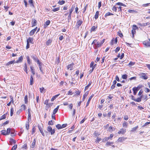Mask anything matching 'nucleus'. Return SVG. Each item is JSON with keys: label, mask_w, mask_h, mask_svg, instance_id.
Returning a JSON list of instances; mask_svg holds the SVG:
<instances>
[{"label": "nucleus", "mask_w": 150, "mask_h": 150, "mask_svg": "<svg viewBox=\"0 0 150 150\" xmlns=\"http://www.w3.org/2000/svg\"><path fill=\"white\" fill-rule=\"evenodd\" d=\"M47 130L49 132L51 133V135L54 134L55 132L54 129H52L50 126H48L47 127Z\"/></svg>", "instance_id": "nucleus-1"}, {"label": "nucleus", "mask_w": 150, "mask_h": 150, "mask_svg": "<svg viewBox=\"0 0 150 150\" xmlns=\"http://www.w3.org/2000/svg\"><path fill=\"white\" fill-rule=\"evenodd\" d=\"M83 23V21L81 20H79L77 21L75 25L76 28L79 29L80 26H81Z\"/></svg>", "instance_id": "nucleus-2"}, {"label": "nucleus", "mask_w": 150, "mask_h": 150, "mask_svg": "<svg viewBox=\"0 0 150 150\" xmlns=\"http://www.w3.org/2000/svg\"><path fill=\"white\" fill-rule=\"evenodd\" d=\"M143 44L146 47H150V39H149V40H146L143 42Z\"/></svg>", "instance_id": "nucleus-3"}, {"label": "nucleus", "mask_w": 150, "mask_h": 150, "mask_svg": "<svg viewBox=\"0 0 150 150\" xmlns=\"http://www.w3.org/2000/svg\"><path fill=\"white\" fill-rule=\"evenodd\" d=\"M37 64L39 65V67L40 69V70L41 72L42 73H43V71L42 69V65H43V64L41 62H37Z\"/></svg>", "instance_id": "nucleus-4"}, {"label": "nucleus", "mask_w": 150, "mask_h": 150, "mask_svg": "<svg viewBox=\"0 0 150 150\" xmlns=\"http://www.w3.org/2000/svg\"><path fill=\"white\" fill-rule=\"evenodd\" d=\"M31 57L34 60L35 62H36L37 63V62H38V61H40L38 59L37 56L35 55L31 56Z\"/></svg>", "instance_id": "nucleus-5"}, {"label": "nucleus", "mask_w": 150, "mask_h": 150, "mask_svg": "<svg viewBox=\"0 0 150 150\" xmlns=\"http://www.w3.org/2000/svg\"><path fill=\"white\" fill-rule=\"evenodd\" d=\"M74 65V64L73 62L68 65L67 67V69H70L71 70H72L73 69V67Z\"/></svg>", "instance_id": "nucleus-6"}, {"label": "nucleus", "mask_w": 150, "mask_h": 150, "mask_svg": "<svg viewBox=\"0 0 150 150\" xmlns=\"http://www.w3.org/2000/svg\"><path fill=\"white\" fill-rule=\"evenodd\" d=\"M126 130L125 129L121 128L120 130L118 132V134H124L126 132Z\"/></svg>", "instance_id": "nucleus-7"}, {"label": "nucleus", "mask_w": 150, "mask_h": 150, "mask_svg": "<svg viewBox=\"0 0 150 150\" xmlns=\"http://www.w3.org/2000/svg\"><path fill=\"white\" fill-rule=\"evenodd\" d=\"M75 6L76 5L75 4H74L72 5L71 8L69 10V13L72 14V13L75 8Z\"/></svg>", "instance_id": "nucleus-8"}, {"label": "nucleus", "mask_w": 150, "mask_h": 150, "mask_svg": "<svg viewBox=\"0 0 150 150\" xmlns=\"http://www.w3.org/2000/svg\"><path fill=\"white\" fill-rule=\"evenodd\" d=\"M93 96H94V95L93 94H92L91 95V96L88 99V101H87V103H86V107H87L88 105L90 100H91V98H92Z\"/></svg>", "instance_id": "nucleus-9"}, {"label": "nucleus", "mask_w": 150, "mask_h": 150, "mask_svg": "<svg viewBox=\"0 0 150 150\" xmlns=\"http://www.w3.org/2000/svg\"><path fill=\"white\" fill-rule=\"evenodd\" d=\"M33 38H32L29 37L27 40V42H28L29 43L33 44Z\"/></svg>", "instance_id": "nucleus-10"}, {"label": "nucleus", "mask_w": 150, "mask_h": 150, "mask_svg": "<svg viewBox=\"0 0 150 150\" xmlns=\"http://www.w3.org/2000/svg\"><path fill=\"white\" fill-rule=\"evenodd\" d=\"M126 138H125L123 137H119L117 141L118 142H122L124 141L125 139Z\"/></svg>", "instance_id": "nucleus-11"}, {"label": "nucleus", "mask_w": 150, "mask_h": 150, "mask_svg": "<svg viewBox=\"0 0 150 150\" xmlns=\"http://www.w3.org/2000/svg\"><path fill=\"white\" fill-rule=\"evenodd\" d=\"M37 23V21L35 19H33L32 20L31 22V24L32 25V26L33 27L36 25Z\"/></svg>", "instance_id": "nucleus-12"}, {"label": "nucleus", "mask_w": 150, "mask_h": 150, "mask_svg": "<svg viewBox=\"0 0 150 150\" xmlns=\"http://www.w3.org/2000/svg\"><path fill=\"white\" fill-rule=\"evenodd\" d=\"M23 60V57L22 56H20L18 58V60L16 62L17 63H19L22 62Z\"/></svg>", "instance_id": "nucleus-13"}, {"label": "nucleus", "mask_w": 150, "mask_h": 150, "mask_svg": "<svg viewBox=\"0 0 150 150\" xmlns=\"http://www.w3.org/2000/svg\"><path fill=\"white\" fill-rule=\"evenodd\" d=\"M142 96L141 97L138 98L137 99H134V100L137 102H141L142 100Z\"/></svg>", "instance_id": "nucleus-14"}, {"label": "nucleus", "mask_w": 150, "mask_h": 150, "mask_svg": "<svg viewBox=\"0 0 150 150\" xmlns=\"http://www.w3.org/2000/svg\"><path fill=\"white\" fill-rule=\"evenodd\" d=\"M28 2L31 6L34 7V5L33 0H28Z\"/></svg>", "instance_id": "nucleus-15"}, {"label": "nucleus", "mask_w": 150, "mask_h": 150, "mask_svg": "<svg viewBox=\"0 0 150 150\" xmlns=\"http://www.w3.org/2000/svg\"><path fill=\"white\" fill-rule=\"evenodd\" d=\"M88 94V91L86 92L83 96V101H84V100L86 98Z\"/></svg>", "instance_id": "nucleus-16"}, {"label": "nucleus", "mask_w": 150, "mask_h": 150, "mask_svg": "<svg viewBox=\"0 0 150 150\" xmlns=\"http://www.w3.org/2000/svg\"><path fill=\"white\" fill-rule=\"evenodd\" d=\"M33 76L32 75H31L30 81V85H33Z\"/></svg>", "instance_id": "nucleus-17"}, {"label": "nucleus", "mask_w": 150, "mask_h": 150, "mask_svg": "<svg viewBox=\"0 0 150 150\" xmlns=\"http://www.w3.org/2000/svg\"><path fill=\"white\" fill-rule=\"evenodd\" d=\"M128 125L127 123L125 121L123 122L122 124V126L124 127L127 128Z\"/></svg>", "instance_id": "nucleus-18"}, {"label": "nucleus", "mask_w": 150, "mask_h": 150, "mask_svg": "<svg viewBox=\"0 0 150 150\" xmlns=\"http://www.w3.org/2000/svg\"><path fill=\"white\" fill-rule=\"evenodd\" d=\"M30 69H31V72L33 74V75H34L35 74V72L34 71V69H33V67L32 66H30Z\"/></svg>", "instance_id": "nucleus-19"}, {"label": "nucleus", "mask_w": 150, "mask_h": 150, "mask_svg": "<svg viewBox=\"0 0 150 150\" xmlns=\"http://www.w3.org/2000/svg\"><path fill=\"white\" fill-rule=\"evenodd\" d=\"M59 108V106H58L55 109H54L53 111V114H55L57 112Z\"/></svg>", "instance_id": "nucleus-20"}, {"label": "nucleus", "mask_w": 150, "mask_h": 150, "mask_svg": "<svg viewBox=\"0 0 150 150\" xmlns=\"http://www.w3.org/2000/svg\"><path fill=\"white\" fill-rule=\"evenodd\" d=\"M15 61L13 60L9 62L6 64V66H9L10 65L13 64L14 62H15Z\"/></svg>", "instance_id": "nucleus-21"}, {"label": "nucleus", "mask_w": 150, "mask_h": 150, "mask_svg": "<svg viewBox=\"0 0 150 150\" xmlns=\"http://www.w3.org/2000/svg\"><path fill=\"white\" fill-rule=\"evenodd\" d=\"M108 130L110 132H112L115 130V129L112 126H110Z\"/></svg>", "instance_id": "nucleus-22"}, {"label": "nucleus", "mask_w": 150, "mask_h": 150, "mask_svg": "<svg viewBox=\"0 0 150 150\" xmlns=\"http://www.w3.org/2000/svg\"><path fill=\"white\" fill-rule=\"evenodd\" d=\"M138 128V126H137L132 129L131 130V132H135L137 129Z\"/></svg>", "instance_id": "nucleus-23"}, {"label": "nucleus", "mask_w": 150, "mask_h": 150, "mask_svg": "<svg viewBox=\"0 0 150 150\" xmlns=\"http://www.w3.org/2000/svg\"><path fill=\"white\" fill-rule=\"evenodd\" d=\"M99 12L98 11H97L96 12L95 15L94 16V18L95 19H97L98 17V15H99Z\"/></svg>", "instance_id": "nucleus-24"}, {"label": "nucleus", "mask_w": 150, "mask_h": 150, "mask_svg": "<svg viewBox=\"0 0 150 150\" xmlns=\"http://www.w3.org/2000/svg\"><path fill=\"white\" fill-rule=\"evenodd\" d=\"M133 91V94L134 95H135L138 91V90L137 89V88H133L132 89Z\"/></svg>", "instance_id": "nucleus-25"}, {"label": "nucleus", "mask_w": 150, "mask_h": 150, "mask_svg": "<svg viewBox=\"0 0 150 150\" xmlns=\"http://www.w3.org/2000/svg\"><path fill=\"white\" fill-rule=\"evenodd\" d=\"M10 142L11 143V145H12V143L15 144L16 142V141L14 139H10Z\"/></svg>", "instance_id": "nucleus-26"}, {"label": "nucleus", "mask_w": 150, "mask_h": 150, "mask_svg": "<svg viewBox=\"0 0 150 150\" xmlns=\"http://www.w3.org/2000/svg\"><path fill=\"white\" fill-rule=\"evenodd\" d=\"M35 29H33L29 33L30 35L32 36L35 33Z\"/></svg>", "instance_id": "nucleus-27"}, {"label": "nucleus", "mask_w": 150, "mask_h": 150, "mask_svg": "<svg viewBox=\"0 0 150 150\" xmlns=\"http://www.w3.org/2000/svg\"><path fill=\"white\" fill-rule=\"evenodd\" d=\"M6 114H4L2 116H1L0 118V120L3 119H4L6 117Z\"/></svg>", "instance_id": "nucleus-28"}, {"label": "nucleus", "mask_w": 150, "mask_h": 150, "mask_svg": "<svg viewBox=\"0 0 150 150\" xmlns=\"http://www.w3.org/2000/svg\"><path fill=\"white\" fill-rule=\"evenodd\" d=\"M24 70L26 72V74H28V68L26 63H25V64Z\"/></svg>", "instance_id": "nucleus-29"}, {"label": "nucleus", "mask_w": 150, "mask_h": 150, "mask_svg": "<svg viewBox=\"0 0 150 150\" xmlns=\"http://www.w3.org/2000/svg\"><path fill=\"white\" fill-rule=\"evenodd\" d=\"M94 62L92 61L91 62L90 64V67L92 69L93 68V69H94L95 68V67L94 66Z\"/></svg>", "instance_id": "nucleus-30"}, {"label": "nucleus", "mask_w": 150, "mask_h": 150, "mask_svg": "<svg viewBox=\"0 0 150 150\" xmlns=\"http://www.w3.org/2000/svg\"><path fill=\"white\" fill-rule=\"evenodd\" d=\"M24 101L25 103V104H27L28 102V96L27 95H26L24 97Z\"/></svg>", "instance_id": "nucleus-31"}, {"label": "nucleus", "mask_w": 150, "mask_h": 150, "mask_svg": "<svg viewBox=\"0 0 150 150\" xmlns=\"http://www.w3.org/2000/svg\"><path fill=\"white\" fill-rule=\"evenodd\" d=\"M52 42V40L50 39L48 40L46 42V45H49L51 44Z\"/></svg>", "instance_id": "nucleus-32"}, {"label": "nucleus", "mask_w": 150, "mask_h": 150, "mask_svg": "<svg viewBox=\"0 0 150 150\" xmlns=\"http://www.w3.org/2000/svg\"><path fill=\"white\" fill-rule=\"evenodd\" d=\"M10 134H11V135L12 136H14L15 135V131L13 130H11V131L10 132Z\"/></svg>", "instance_id": "nucleus-33"}, {"label": "nucleus", "mask_w": 150, "mask_h": 150, "mask_svg": "<svg viewBox=\"0 0 150 150\" xmlns=\"http://www.w3.org/2000/svg\"><path fill=\"white\" fill-rule=\"evenodd\" d=\"M26 108V106L24 105H22L21 107V110H24Z\"/></svg>", "instance_id": "nucleus-34"}, {"label": "nucleus", "mask_w": 150, "mask_h": 150, "mask_svg": "<svg viewBox=\"0 0 150 150\" xmlns=\"http://www.w3.org/2000/svg\"><path fill=\"white\" fill-rule=\"evenodd\" d=\"M29 122H27L25 124V127L27 130H28L29 128Z\"/></svg>", "instance_id": "nucleus-35"}, {"label": "nucleus", "mask_w": 150, "mask_h": 150, "mask_svg": "<svg viewBox=\"0 0 150 150\" xmlns=\"http://www.w3.org/2000/svg\"><path fill=\"white\" fill-rule=\"evenodd\" d=\"M1 134L4 135H6L7 134H6V132L5 130H3L1 131Z\"/></svg>", "instance_id": "nucleus-36"}, {"label": "nucleus", "mask_w": 150, "mask_h": 150, "mask_svg": "<svg viewBox=\"0 0 150 150\" xmlns=\"http://www.w3.org/2000/svg\"><path fill=\"white\" fill-rule=\"evenodd\" d=\"M132 28L136 30H138V27L136 25H133L132 26Z\"/></svg>", "instance_id": "nucleus-37"}, {"label": "nucleus", "mask_w": 150, "mask_h": 150, "mask_svg": "<svg viewBox=\"0 0 150 150\" xmlns=\"http://www.w3.org/2000/svg\"><path fill=\"white\" fill-rule=\"evenodd\" d=\"M65 3V1H64L62 0V1H59L58 2V3L60 5H62L64 4Z\"/></svg>", "instance_id": "nucleus-38"}, {"label": "nucleus", "mask_w": 150, "mask_h": 150, "mask_svg": "<svg viewBox=\"0 0 150 150\" xmlns=\"http://www.w3.org/2000/svg\"><path fill=\"white\" fill-rule=\"evenodd\" d=\"M26 57L27 59V62L29 64H30V58L29 56H27V57Z\"/></svg>", "instance_id": "nucleus-39"}, {"label": "nucleus", "mask_w": 150, "mask_h": 150, "mask_svg": "<svg viewBox=\"0 0 150 150\" xmlns=\"http://www.w3.org/2000/svg\"><path fill=\"white\" fill-rule=\"evenodd\" d=\"M71 13H69V14L68 17L67 19L68 20V22L70 21V20L71 19Z\"/></svg>", "instance_id": "nucleus-40"}, {"label": "nucleus", "mask_w": 150, "mask_h": 150, "mask_svg": "<svg viewBox=\"0 0 150 150\" xmlns=\"http://www.w3.org/2000/svg\"><path fill=\"white\" fill-rule=\"evenodd\" d=\"M113 15V14L111 13L110 12H108V13H106L105 14V17H106L107 16H110V15Z\"/></svg>", "instance_id": "nucleus-41"}, {"label": "nucleus", "mask_w": 150, "mask_h": 150, "mask_svg": "<svg viewBox=\"0 0 150 150\" xmlns=\"http://www.w3.org/2000/svg\"><path fill=\"white\" fill-rule=\"evenodd\" d=\"M56 127L58 129H62L61 125L60 124H57L56 126Z\"/></svg>", "instance_id": "nucleus-42"}, {"label": "nucleus", "mask_w": 150, "mask_h": 150, "mask_svg": "<svg viewBox=\"0 0 150 150\" xmlns=\"http://www.w3.org/2000/svg\"><path fill=\"white\" fill-rule=\"evenodd\" d=\"M11 129L10 128H8L7 129L6 132V134L7 135L9 134V133H10V132L11 131Z\"/></svg>", "instance_id": "nucleus-43"}, {"label": "nucleus", "mask_w": 150, "mask_h": 150, "mask_svg": "<svg viewBox=\"0 0 150 150\" xmlns=\"http://www.w3.org/2000/svg\"><path fill=\"white\" fill-rule=\"evenodd\" d=\"M122 77L123 79H126L127 77V75L126 74H123L122 76Z\"/></svg>", "instance_id": "nucleus-44"}, {"label": "nucleus", "mask_w": 150, "mask_h": 150, "mask_svg": "<svg viewBox=\"0 0 150 150\" xmlns=\"http://www.w3.org/2000/svg\"><path fill=\"white\" fill-rule=\"evenodd\" d=\"M136 33V32L135 30L132 29V37L133 38L134 37V34H135Z\"/></svg>", "instance_id": "nucleus-45"}, {"label": "nucleus", "mask_w": 150, "mask_h": 150, "mask_svg": "<svg viewBox=\"0 0 150 150\" xmlns=\"http://www.w3.org/2000/svg\"><path fill=\"white\" fill-rule=\"evenodd\" d=\"M113 144V142H107L106 144V145H111Z\"/></svg>", "instance_id": "nucleus-46"}, {"label": "nucleus", "mask_w": 150, "mask_h": 150, "mask_svg": "<svg viewBox=\"0 0 150 150\" xmlns=\"http://www.w3.org/2000/svg\"><path fill=\"white\" fill-rule=\"evenodd\" d=\"M17 147V145H14L11 149V150H16Z\"/></svg>", "instance_id": "nucleus-47"}, {"label": "nucleus", "mask_w": 150, "mask_h": 150, "mask_svg": "<svg viewBox=\"0 0 150 150\" xmlns=\"http://www.w3.org/2000/svg\"><path fill=\"white\" fill-rule=\"evenodd\" d=\"M109 140V138H107V137H106L103 139H102V142H105L106 141H108Z\"/></svg>", "instance_id": "nucleus-48"}, {"label": "nucleus", "mask_w": 150, "mask_h": 150, "mask_svg": "<svg viewBox=\"0 0 150 150\" xmlns=\"http://www.w3.org/2000/svg\"><path fill=\"white\" fill-rule=\"evenodd\" d=\"M96 44L97 45V47H100L102 45L100 44V43L98 42H97Z\"/></svg>", "instance_id": "nucleus-49"}, {"label": "nucleus", "mask_w": 150, "mask_h": 150, "mask_svg": "<svg viewBox=\"0 0 150 150\" xmlns=\"http://www.w3.org/2000/svg\"><path fill=\"white\" fill-rule=\"evenodd\" d=\"M48 124L49 125H53L54 124L52 120L48 122Z\"/></svg>", "instance_id": "nucleus-50"}, {"label": "nucleus", "mask_w": 150, "mask_h": 150, "mask_svg": "<svg viewBox=\"0 0 150 150\" xmlns=\"http://www.w3.org/2000/svg\"><path fill=\"white\" fill-rule=\"evenodd\" d=\"M135 64V62H130L128 64V66H132L134 65Z\"/></svg>", "instance_id": "nucleus-51"}, {"label": "nucleus", "mask_w": 150, "mask_h": 150, "mask_svg": "<svg viewBox=\"0 0 150 150\" xmlns=\"http://www.w3.org/2000/svg\"><path fill=\"white\" fill-rule=\"evenodd\" d=\"M13 109L12 108H11L10 116H12L13 114Z\"/></svg>", "instance_id": "nucleus-52"}, {"label": "nucleus", "mask_w": 150, "mask_h": 150, "mask_svg": "<svg viewBox=\"0 0 150 150\" xmlns=\"http://www.w3.org/2000/svg\"><path fill=\"white\" fill-rule=\"evenodd\" d=\"M40 92L41 93H42L43 92H45V91H44L45 89L44 87H42L40 88Z\"/></svg>", "instance_id": "nucleus-53"}, {"label": "nucleus", "mask_w": 150, "mask_h": 150, "mask_svg": "<svg viewBox=\"0 0 150 150\" xmlns=\"http://www.w3.org/2000/svg\"><path fill=\"white\" fill-rule=\"evenodd\" d=\"M116 5H117L119 6H125L124 4L121 2H118L116 4Z\"/></svg>", "instance_id": "nucleus-54"}, {"label": "nucleus", "mask_w": 150, "mask_h": 150, "mask_svg": "<svg viewBox=\"0 0 150 150\" xmlns=\"http://www.w3.org/2000/svg\"><path fill=\"white\" fill-rule=\"evenodd\" d=\"M35 139L33 141L32 143V148H34L35 146Z\"/></svg>", "instance_id": "nucleus-55"}, {"label": "nucleus", "mask_w": 150, "mask_h": 150, "mask_svg": "<svg viewBox=\"0 0 150 150\" xmlns=\"http://www.w3.org/2000/svg\"><path fill=\"white\" fill-rule=\"evenodd\" d=\"M59 8L57 7L56 8H54L53 9L52 11L54 12H56L59 11Z\"/></svg>", "instance_id": "nucleus-56"}, {"label": "nucleus", "mask_w": 150, "mask_h": 150, "mask_svg": "<svg viewBox=\"0 0 150 150\" xmlns=\"http://www.w3.org/2000/svg\"><path fill=\"white\" fill-rule=\"evenodd\" d=\"M117 7L115 6H114L112 8V10L113 11H115V12H116L117 10Z\"/></svg>", "instance_id": "nucleus-57"}, {"label": "nucleus", "mask_w": 150, "mask_h": 150, "mask_svg": "<svg viewBox=\"0 0 150 150\" xmlns=\"http://www.w3.org/2000/svg\"><path fill=\"white\" fill-rule=\"evenodd\" d=\"M96 28H97V27H96L95 26H93L91 28V31H95Z\"/></svg>", "instance_id": "nucleus-58"}, {"label": "nucleus", "mask_w": 150, "mask_h": 150, "mask_svg": "<svg viewBox=\"0 0 150 150\" xmlns=\"http://www.w3.org/2000/svg\"><path fill=\"white\" fill-rule=\"evenodd\" d=\"M117 35L118 36L121 38L123 37V34L121 33V32H118Z\"/></svg>", "instance_id": "nucleus-59"}, {"label": "nucleus", "mask_w": 150, "mask_h": 150, "mask_svg": "<svg viewBox=\"0 0 150 150\" xmlns=\"http://www.w3.org/2000/svg\"><path fill=\"white\" fill-rule=\"evenodd\" d=\"M22 148L23 149H26L27 148V144H24V145H23Z\"/></svg>", "instance_id": "nucleus-60"}, {"label": "nucleus", "mask_w": 150, "mask_h": 150, "mask_svg": "<svg viewBox=\"0 0 150 150\" xmlns=\"http://www.w3.org/2000/svg\"><path fill=\"white\" fill-rule=\"evenodd\" d=\"M129 118L128 117L127 115H125L124 117V119L125 120H127Z\"/></svg>", "instance_id": "nucleus-61"}, {"label": "nucleus", "mask_w": 150, "mask_h": 150, "mask_svg": "<svg viewBox=\"0 0 150 150\" xmlns=\"http://www.w3.org/2000/svg\"><path fill=\"white\" fill-rule=\"evenodd\" d=\"M96 140L97 142L98 143L101 140V139L100 138H99L98 137H97Z\"/></svg>", "instance_id": "nucleus-62"}, {"label": "nucleus", "mask_w": 150, "mask_h": 150, "mask_svg": "<svg viewBox=\"0 0 150 150\" xmlns=\"http://www.w3.org/2000/svg\"><path fill=\"white\" fill-rule=\"evenodd\" d=\"M120 47H117L115 50V52H118L120 50Z\"/></svg>", "instance_id": "nucleus-63"}, {"label": "nucleus", "mask_w": 150, "mask_h": 150, "mask_svg": "<svg viewBox=\"0 0 150 150\" xmlns=\"http://www.w3.org/2000/svg\"><path fill=\"white\" fill-rule=\"evenodd\" d=\"M128 12L130 13H133L135 12V11L134 10L129 9L128 11Z\"/></svg>", "instance_id": "nucleus-64"}]
</instances>
